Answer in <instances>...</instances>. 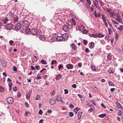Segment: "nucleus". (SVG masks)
<instances>
[{
	"instance_id": "obj_1",
	"label": "nucleus",
	"mask_w": 123,
	"mask_h": 123,
	"mask_svg": "<svg viewBox=\"0 0 123 123\" xmlns=\"http://www.w3.org/2000/svg\"><path fill=\"white\" fill-rule=\"evenodd\" d=\"M67 24L69 26H72L73 25H75L76 23L74 19L72 18L71 20H69L67 22Z\"/></svg>"
},
{
	"instance_id": "obj_2",
	"label": "nucleus",
	"mask_w": 123,
	"mask_h": 123,
	"mask_svg": "<svg viewBox=\"0 0 123 123\" xmlns=\"http://www.w3.org/2000/svg\"><path fill=\"white\" fill-rule=\"evenodd\" d=\"M21 25L19 23H18L16 24L14 30L18 31L19 30L21 27Z\"/></svg>"
},
{
	"instance_id": "obj_3",
	"label": "nucleus",
	"mask_w": 123,
	"mask_h": 123,
	"mask_svg": "<svg viewBox=\"0 0 123 123\" xmlns=\"http://www.w3.org/2000/svg\"><path fill=\"white\" fill-rule=\"evenodd\" d=\"M37 32V30L36 28H34L31 29L30 30L31 34L33 35H36Z\"/></svg>"
},
{
	"instance_id": "obj_4",
	"label": "nucleus",
	"mask_w": 123,
	"mask_h": 123,
	"mask_svg": "<svg viewBox=\"0 0 123 123\" xmlns=\"http://www.w3.org/2000/svg\"><path fill=\"white\" fill-rule=\"evenodd\" d=\"M6 100L7 102L9 104H11L13 102V99L11 97H9L6 99Z\"/></svg>"
},
{
	"instance_id": "obj_5",
	"label": "nucleus",
	"mask_w": 123,
	"mask_h": 123,
	"mask_svg": "<svg viewBox=\"0 0 123 123\" xmlns=\"http://www.w3.org/2000/svg\"><path fill=\"white\" fill-rule=\"evenodd\" d=\"M13 25L11 24H8L6 26V28L8 30H11L13 27Z\"/></svg>"
},
{
	"instance_id": "obj_6",
	"label": "nucleus",
	"mask_w": 123,
	"mask_h": 123,
	"mask_svg": "<svg viewBox=\"0 0 123 123\" xmlns=\"http://www.w3.org/2000/svg\"><path fill=\"white\" fill-rule=\"evenodd\" d=\"M74 66L73 65L69 63L66 65V68L68 69H72L73 68Z\"/></svg>"
},
{
	"instance_id": "obj_7",
	"label": "nucleus",
	"mask_w": 123,
	"mask_h": 123,
	"mask_svg": "<svg viewBox=\"0 0 123 123\" xmlns=\"http://www.w3.org/2000/svg\"><path fill=\"white\" fill-rule=\"evenodd\" d=\"M29 23L27 20H25L23 22V25L24 26L27 27L28 26Z\"/></svg>"
},
{
	"instance_id": "obj_8",
	"label": "nucleus",
	"mask_w": 123,
	"mask_h": 123,
	"mask_svg": "<svg viewBox=\"0 0 123 123\" xmlns=\"http://www.w3.org/2000/svg\"><path fill=\"white\" fill-rule=\"evenodd\" d=\"M63 30L66 32L68 30V27L67 25H64L62 27Z\"/></svg>"
},
{
	"instance_id": "obj_9",
	"label": "nucleus",
	"mask_w": 123,
	"mask_h": 123,
	"mask_svg": "<svg viewBox=\"0 0 123 123\" xmlns=\"http://www.w3.org/2000/svg\"><path fill=\"white\" fill-rule=\"evenodd\" d=\"M30 28L27 27H26L25 28V33L26 34H28L30 32Z\"/></svg>"
},
{
	"instance_id": "obj_10",
	"label": "nucleus",
	"mask_w": 123,
	"mask_h": 123,
	"mask_svg": "<svg viewBox=\"0 0 123 123\" xmlns=\"http://www.w3.org/2000/svg\"><path fill=\"white\" fill-rule=\"evenodd\" d=\"M56 40L58 42L62 41L63 40L62 36H58L56 38Z\"/></svg>"
},
{
	"instance_id": "obj_11",
	"label": "nucleus",
	"mask_w": 123,
	"mask_h": 123,
	"mask_svg": "<svg viewBox=\"0 0 123 123\" xmlns=\"http://www.w3.org/2000/svg\"><path fill=\"white\" fill-rule=\"evenodd\" d=\"M56 102V100L55 99H51L49 101L50 104L52 105H54Z\"/></svg>"
},
{
	"instance_id": "obj_12",
	"label": "nucleus",
	"mask_w": 123,
	"mask_h": 123,
	"mask_svg": "<svg viewBox=\"0 0 123 123\" xmlns=\"http://www.w3.org/2000/svg\"><path fill=\"white\" fill-rule=\"evenodd\" d=\"M68 35L66 33L62 35V37L63 39H67L68 38Z\"/></svg>"
},
{
	"instance_id": "obj_13",
	"label": "nucleus",
	"mask_w": 123,
	"mask_h": 123,
	"mask_svg": "<svg viewBox=\"0 0 123 123\" xmlns=\"http://www.w3.org/2000/svg\"><path fill=\"white\" fill-rule=\"evenodd\" d=\"M71 46L72 47L73 49L74 50H76L77 49V47L75 46V44L74 43H72L71 45Z\"/></svg>"
},
{
	"instance_id": "obj_14",
	"label": "nucleus",
	"mask_w": 123,
	"mask_h": 123,
	"mask_svg": "<svg viewBox=\"0 0 123 123\" xmlns=\"http://www.w3.org/2000/svg\"><path fill=\"white\" fill-rule=\"evenodd\" d=\"M43 34L42 33L41 31H37V33L36 34V35H37L38 37H39L41 36V35H42Z\"/></svg>"
},
{
	"instance_id": "obj_15",
	"label": "nucleus",
	"mask_w": 123,
	"mask_h": 123,
	"mask_svg": "<svg viewBox=\"0 0 123 123\" xmlns=\"http://www.w3.org/2000/svg\"><path fill=\"white\" fill-rule=\"evenodd\" d=\"M95 46L94 43L92 42L90 43V45L89 47V48L91 49H92Z\"/></svg>"
},
{
	"instance_id": "obj_16",
	"label": "nucleus",
	"mask_w": 123,
	"mask_h": 123,
	"mask_svg": "<svg viewBox=\"0 0 123 123\" xmlns=\"http://www.w3.org/2000/svg\"><path fill=\"white\" fill-rule=\"evenodd\" d=\"M82 112H80L78 113V119L80 120V119L81 117V115L82 114Z\"/></svg>"
},
{
	"instance_id": "obj_17",
	"label": "nucleus",
	"mask_w": 123,
	"mask_h": 123,
	"mask_svg": "<svg viewBox=\"0 0 123 123\" xmlns=\"http://www.w3.org/2000/svg\"><path fill=\"white\" fill-rule=\"evenodd\" d=\"M116 104L119 107H120L121 109H123V106L120 103L118 102H116Z\"/></svg>"
},
{
	"instance_id": "obj_18",
	"label": "nucleus",
	"mask_w": 123,
	"mask_h": 123,
	"mask_svg": "<svg viewBox=\"0 0 123 123\" xmlns=\"http://www.w3.org/2000/svg\"><path fill=\"white\" fill-rule=\"evenodd\" d=\"M39 38L42 41H43L44 40H45V37L43 35V34L39 36Z\"/></svg>"
},
{
	"instance_id": "obj_19",
	"label": "nucleus",
	"mask_w": 123,
	"mask_h": 123,
	"mask_svg": "<svg viewBox=\"0 0 123 123\" xmlns=\"http://www.w3.org/2000/svg\"><path fill=\"white\" fill-rule=\"evenodd\" d=\"M61 97L60 95H59L56 98V100L59 102H60L62 100Z\"/></svg>"
},
{
	"instance_id": "obj_20",
	"label": "nucleus",
	"mask_w": 123,
	"mask_h": 123,
	"mask_svg": "<svg viewBox=\"0 0 123 123\" xmlns=\"http://www.w3.org/2000/svg\"><path fill=\"white\" fill-rule=\"evenodd\" d=\"M105 36V35L104 34L99 33L97 34V36L99 38H102L104 37Z\"/></svg>"
},
{
	"instance_id": "obj_21",
	"label": "nucleus",
	"mask_w": 123,
	"mask_h": 123,
	"mask_svg": "<svg viewBox=\"0 0 123 123\" xmlns=\"http://www.w3.org/2000/svg\"><path fill=\"white\" fill-rule=\"evenodd\" d=\"M62 77V76L60 74H58L56 76V79L57 80H60Z\"/></svg>"
},
{
	"instance_id": "obj_22",
	"label": "nucleus",
	"mask_w": 123,
	"mask_h": 123,
	"mask_svg": "<svg viewBox=\"0 0 123 123\" xmlns=\"http://www.w3.org/2000/svg\"><path fill=\"white\" fill-rule=\"evenodd\" d=\"M43 64H47L46 61L43 59H42L40 61Z\"/></svg>"
},
{
	"instance_id": "obj_23",
	"label": "nucleus",
	"mask_w": 123,
	"mask_h": 123,
	"mask_svg": "<svg viewBox=\"0 0 123 123\" xmlns=\"http://www.w3.org/2000/svg\"><path fill=\"white\" fill-rule=\"evenodd\" d=\"M30 91L29 92V93H27L26 94V98L28 99V100H29L30 98V94L29 93L30 92Z\"/></svg>"
},
{
	"instance_id": "obj_24",
	"label": "nucleus",
	"mask_w": 123,
	"mask_h": 123,
	"mask_svg": "<svg viewBox=\"0 0 123 123\" xmlns=\"http://www.w3.org/2000/svg\"><path fill=\"white\" fill-rule=\"evenodd\" d=\"M84 27L83 26H79V29L80 31H82L84 29Z\"/></svg>"
},
{
	"instance_id": "obj_25",
	"label": "nucleus",
	"mask_w": 123,
	"mask_h": 123,
	"mask_svg": "<svg viewBox=\"0 0 123 123\" xmlns=\"http://www.w3.org/2000/svg\"><path fill=\"white\" fill-rule=\"evenodd\" d=\"M91 69L93 71H96V69L95 67L94 66H91Z\"/></svg>"
},
{
	"instance_id": "obj_26",
	"label": "nucleus",
	"mask_w": 123,
	"mask_h": 123,
	"mask_svg": "<svg viewBox=\"0 0 123 123\" xmlns=\"http://www.w3.org/2000/svg\"><path fill=\"white\" fill-rule=\"evenodd\" d=\"M18 17L17 16H15V17L13 18V21L15 22H17L18 20Z\"/></svg>"
},
{
	"instance_id": "obj_27",
	"label": "nucleus",
	"mask_w": 123,
	"mask_h": 123,
	"mask_svg": "<svg viewBox=\"0 0 123 123\" xmlns=\"http://www.w3.org/2000/svg\"><path fill=\"white\" fill-rule=\"evenodd\" d=\"M108 83L110 86H115L114 84L111 81H109Z\"/></svg>"
},
{
	"instance_id": "obj_28",
	"label": "nucleus",
	"mask_w": 123,
	"mask_h": 123,
	"mask_svg": "<svg viewBox=\"0 0 123 123\" xmlns=\"http://www.w3.org/2000/svg\"><path fill=\"white\" fill-rule=\"evenodd\" d=\"M8 20V19L7 18H6L3 20V22L4 23V24H5L7 23Z\"/></svg>"
},
{
	"instance_id": "obj_29",
	"label": "nucleus",
	"mask_w": 123,
	"mask_h": 123,
	"mask_svg": "<svg viewBox=\"0 0 123 123\" xmlns=\"http://www.w3.org/2000/svg\"><path fill=\"white\" fill-rule=\"evenodd\" d=\"M106 115V114L105 113L99 115V116L101 118H103L104 117H105Z\"/></svg>"
},
{
	"instance_id": "obj_30",
	"label": "nucleus",
	"mask_w": 123,
	"mask_h": 123,
	"mask_svg": "<svg viewBox=\"0 0 123 123\" xmlns=\"http://www.w3.org/2000/svg\"><path fill=\"white\" fill-rule=\"evenodd\" d=\"M42 78V76H39V74H37V76L36 77V79L37 80L39 79Z\"/></svg>"
},
{
	"instance_id": "obj_31",
	"label": "nucleus",
	"mask_w": 123,
	"mask_h": 123,
	"mask_svg": "<svg viewBox=\"0 0 123 123\" xmlns=\"http://www.w3.org/2000/svg\"><path fill=\"white\" fill-rule=\"evenodd\" d=\"M69 115L70 117H72L74 116V114L72 112H70L69 113Z\"/></svg>"
},
{
	"instance_id": "obj_32",
	"label": "nucleus",
	"mask_w": 123,
	"mask_h": 123,
	"mask_svg": "<svg viewBox=\"0 0 123 123\" xmlns=\"http://www.w3.org/2000/svg\"><path fill=\"white\" fill-rule=\"evenodd\" d=\"M91 37H93L94 38H96L97 37V34H91Z\"/></svg>"
},
{
	"instance_id": "obj_33",
	"label": "nucleus",
	"mask_w": 123,
	"mask_h": 123,
	"mask_svg": "<svg viewBox=\"0 0 123 123\" xmlns=\"http://www.w3.org/2000/svg\"><path fill=\"white\" fill-rule=\"evenodd\" d=\"M4 88L1 86H0V91L1 92H3L4 91Z\"/></svg>"
},
{
	"instance_id": "obj_34",
	"label": "nucleus",
	"mask_w": 123,
	"mask_h": 123,
	"mask_svg": "<svg viewBox=\"0 0 123 123\" xmlns=\"http://www.w3.org/2000/svg\"><path fill=\"white\" fill-rule=\"evenodd\" d=\"M121 27H119L118 28V29L121 32L122 31V29H123V26L121 25Z\"/></svg>"
},
{
	"instance_id": "obj_35",
	"label": "nucleus",
	"mask_w": 123,
	"mask_h": 123,
	"mask_svg": "<svg viewBox=\"0 0 123 123\" xmlns=\"http://www.w3.org/2000/svg\"><path fill=\"white\" fill-rule=\"evenodd\" d=\"M18 89V88L16 86L14 87L13 88V91L14 92H15L17 91Z\"/></svg>"
},
{
	"instance_id": "obj_36",
	"label": "nucleus",
	"mask_w": 123,
	"mask_h": 123,
	"mask_svg": "<svg viewBox=\"0 0 123 123\" xmlns=\"http://www.w3.org/2000/svg\"><path fill=\"white\" fill-rule=\"evenodd\" d=\"M93 2L94 3V4L95 6L97 8H98L99 7V6H98V5L94 1H93Z\"/></svg>"
},
{
	"instance_id": "obj_37",
	"label": "nucleus",
	"mask_w": 123,
	"mask_h": 123,
	"mask_svg": "<svg viewBox=\"0 0 123 123\" xmlns=\"http://www.w3.org/2000/svg\"><path fill=\"white\" fill-rule=\"evenodd\" d=\"M109 13L110 14L111 17L114 16L115 15V14L114 12H109Z\"/></svg>"
},
{
	"instance_id": "obj_38",
	"label": "nucleus",
	"mask_w": 123,
	"mask_h": 123,
	"mask_svg": "<svg viewBox=\"0 0 123 123\" xmlns=\"http://www.w3.org/2000/svg\"><path fill=\"white\" fill-rule=\"evenodd\" d=\"M40 98V96L39 95H37L35 98V100H38Z\"/></svg>"
},
{
	"instance_id": "obj_39",
	"label": "nucleus",
	"mask_w": 123,
	"mask_h": 123,
	"mask_svg": "<svg viewBox=\"0 0 123 123\" xmlns=\"http://www.w3.org/2000/svg\"><path fill=\"white\" fill-rule=\"evenodd\" d=\"M112 21L115 24H116V25H118V23L117 21H115L114 20H112Z\"/></svg>"
},
{
	"instance_id": "obj_40",
	"label": "nucleus",
	"mask_w": 123,
	"mask_h": 123,
	"mask_svg": "<svg viewBox=\"0 0 123 123\" xmlns=\"http://www.w3.org/2000/svg\"><path fill=\"white\" fill-rule=\"evenodd\" d=\"M108 31L109 32V35H110L111 33V29L110 28H108Z\"/></svg>"
},
{
	"instance_id": "obj_41",
	"label": "nucleus",
	"mask_w": 123,
	"mask_h": 123,
	"mask_svg": "<svg viewBox=\"0 0 123 123\" xmlns=\"http://www.w3.org/2000/svg\"><path fill=\"white\" fill-rule=\"evenodd\" d=\"M13 70L15 72L17 71V68L14 66H13Z\"/></svg>"
},
{
	"instance_id": "obj_42",
	"label": "nucleus",
	"mask_w": 123,
	"mask_h": 123,
	"mask_svg": "<svg viewBox=\"0 0 123 123\" xmlns=\"http://www.w3.org/2000/svg\"><path fill=\"white\" fill-rule=\"evenodd\" d=\"M63 67V66L61 64H60L58 66V68L59 70H60L61 68H62Z\"/></svg>"
},
{
	"instance_id": "obj_43",
	"label": "nucleus",
	"mask_w": 123,
	"mask_h": 123,
	"mask_svg": "<svg viewBox=\"0 0 123 123\" xmlns=\"http://www.w3.org/2000/svg\"><path fill=\"white\" fill-rule=\"evenodd\" d=\"M82 31L83 33L84 34H86L88 32L86 30H83Z\"/></svg>"
},
{
	"instance_id": "obj_44",
	"label": "nucleus",
	"mask_w": 123,
	"mask_h": 123,
	"mask_svg": "<svg viewBox=\"0 0 123 123\" xmlns=\"http://www.w3.org/2000/svg\"><path fill=\"white\" fill-rule=\"evenodd\" d=\"M116 15L117 16V17L118 18H120V17H121L120 14L119 13H117Z\"/></svg>"
},
{
	"instance_id": "obj_45",
	"label": "nucleus",
	"mask_w": 123,
	"mask_h": 123,
	"mask_svg": "<svg viewBox=\"0 0 123 123\" xmlns=\"http://www.w3.org/2000/svg\"><path fill=\"white\" fill-rule=\"evenodd\" d=\"M122 111L121 110H119L118 111V115L119 116L120 115H121L122 114V113L121 112Z\"/></svg>"
},
{
	"instance_id": "obj_46",
	"label": "nucleus",
	"mask_w": 123,
	"mask_h": 123,
	"mask_svg": "<svg viewBox=\"0 0 123 123\" xmlns=\"http://www.w3.org/2000/svg\"><path fill=\"white\" fill-rule=\"evenodd\" d=\"M65 93L66 94H68V90L67 89H65L64 90Z\"/></svg>"
},
{
	"instance_id": "obj_47",
	"label": "nucleus",
	"mask_w": 123,
	"mask_h": 123,
	"mask_svg": "<svg viewBox=\"0 0 123 123\" xmlns=\"http://www.w3.org/2000/svg\"><path fill=\"white\" fill-rule=\"evenodd\" d=\"M72 87L74 88H76L77 86L75 84H74L72 85Z\"/></svg>"
},
{
	"instance_id": "obj_48",
	"label": "nucleus",
	"mask_w": 123,
	"mask_h": 123,
	"mask_svg": "<svg viewBox=\"0 0 123 123\" xmlns=\"http://www.w3.org/2000/svg\"><path fill=\"white\" fill-rule=\"evenodd\" d=\"M99 1L100 2V5L101 6H102L103 5V4L104 3L102 1H101V0H99Z\"/></svg>"
},
{
	"instance_id": "obj_49",
	"label": "nucleus",
	"mask_w": 123,
	"mask_h": 123,
	"mask_svg": "<svg viewBox=\"0 0 123 123\" xmlns=\"http://www.w3.org/2000/svg\"><path fill=\"white\" fill-rule=\"evenodd\" d=\"M102 19L104 21H106V19H105V18L104 16L103 15H102Z\"/></svg>"
},
{
	"instance_id": "obj_50",
	"label": "nucleus",
	"mask_w": 123,
	"mask_h": 123,
	"mask_svg": "<svg viewBox=\"0 0 123 123\" xmlns=\"http://www.w3.org/2000/svg\"><path fill=\"white\" fill-rule=\"evenodd\" d=\"M115 20L118 21L120 22V20H121V19L120 18H118L117 17L115 19Z\"/></svg>"
},
{
	"instance_id": "obj_51",
	"label": "nucleus",
	"mask_w": 123,
	"mask_h": 123,
	"mask_svg": "<svg viewBox=\"0 0 123 123\" xmlns=\"http://www.w3.org/2000/svg\"><path fill=\"white\" fill-rule=\"evenodd\" d=\"M25 105L26 107L28 108L29 107V105L26 102H25Z\"/></svg>"
},
{
	"instance_id": "obj_52",
	"label": "nucleus",
	"mask_w": 123,
	"mask_h": 123,
	"mask_svg": "<svg viewBox=\"0 0 123 123\" xmlns=\"http://www.w3.org/2000/svg\"><path fill=\"white\" fill-rule=\"evenodd\" d=\"M86 1L88 3V4L90 5L91 4V2L90 0H86Z\"/></svg>"
},
{
	"instance_id": "obj_53",
	"label": "nucleus",
	"mask_w": 123,
	"mask_h": 123,
	"mask_svg": "<svg viewBox=\"0 0 123 123\" xmlns=\"http://www.w3.org/2000/svg\"><path fill=\"white\" fill-rule=\"evenodd\" d=\"M94 15L97 18V14L96 13V11H94Z\"/></svg>"
},
{
	"instance_id": "obj_54",
	"label": "nucleus",
	"mask_w": 123,
	"mask_h": 123,
	"mask_svg": "<svg viewBox=\"0 0 123 123\" xmlns=\"http://www.w3.org/2000/svg\"><path fill=\"white\" fill-rule=\"evenodd\" d=\"M112 9H107V11L109 13V12H110L112 11Z\"/></svg>"
},
{
	"instance_id": "obj_55",
	"label": "nucleus",
	"mask_w": 123,
	"mask_h": 123,
	"mask_svg": "<svg viewBox=\"0 0 123 123\" xmlns=\"http://www.w3.org/2000/svg\"><path fill=\"white\" fill-rule=\"evenodd\" d=\"M43 112L41 110H40L38 114L40 115H42V114Z\"/></svg>"
},
{
	"instance_id": "obj_56",
	"label": "nucleus",
	"mask_w": 123,
	"mask_h": 123,
	"mask_svg": "<svg viewBox=\"0 0 123 123\" xmlns=\"http://www.w3.org/2000/svg\"><path fill=\"white\" fill-rule=\"evenodd\" d=\"M69 106L72 109H73L74 108V106L73 104H71Z\"/></svg>"
},
{
	"instance_id": "obj_57",
	"label": "nucleus",
	"mask_w": 123,
	"mask_h": 123,
	"mask_svg": "<svg viewBox=\"0 0 123 123\" xmlns=\"http://www.w3.org/2000/svg\"><path fill=\"white\" fill-rule=\"evenodd\" d=\"M104 24L105 25V26H106V27H107L108 26V25H107V23L106 22V21H104Z\"/></svg>"
},
{
	"instance_id": "obj_58",
	"label": "nucleus",
	"mask_w": 123,
	"mask_h": 123,
	"mask_svg": "<svg viewBox=\"0 0 123 123\" xmlns=\"http://www.w3.org/2000/svg\"><path fill=\"white\" fill-rule=\"evenodd\" d=\"M89 50L87 48H86L85 50V51L86 53H88L89 52Z\"/></svg>"
},
{
	"instance_id": "obj_59",
	"label": "nucleus",
	"mask_w": 123,
	"mask_h": 123,
	"mask_svg": "<svg viewBox=\"0 0 123 123\" xmlns=\"http://www.w3.org/2000/svg\"><path fill=\"white\" fill-rule=\"evenodd\" d=\"M92 104H93L94 105H96L95 104V101L94 100H92L91 101Z\"/></svg>"
},
{
	"instance_id": "obj_60",
	"label": "nucleus",
	"mask_w": 123,
	"mask_h": 123,
	"mask_svg": "<svg viewBox=\"0 0 123 123\" xmlns=\"http://www.w3.org/2000/svg\"><path fill=\"white\" fill-rule=\"evenodd\" d=\"M12 85L13 84L12 83H10L8 84L9 87H12Z\"/></svg>"
},
{
	"instance_id": "obj_61",
	"label": "nucleus",
	"mask_w": 123,
	"mask_h": 123,
	"mask_svg": "<svg viewBox=\"0 0 123 123\" xmlns=\"http://www.w3.org/2000/svg\"><path fill=\"white\" fill-rule=\"evenodd\" d=\"M93 90L95 91H98V89L96 87H94L93 88Z\"/></svg>"
},
{
	"instance_id": "obj_62",
	"label": "nucleus",
	"mask_w": 123,
	"mask_h": 123,
	"mask_svg": "<svg viewBox=\"0 0 123 123\" xmlns=\"http://www.w3.org/2000/svg\"><path fill=\"white\" fill-rule=\"evenodd\" d=\"M97 17H101V15L100 13H97Z\"/></svg>"
},
{
	"instance_id": "obj_63",
	"label": "nucleus",
	"mask_w": 123,
	"mask_h": 123,
	"mask_svg": "<svg viewBox=\"0 0 123 123\" xmlns=\"http://www.w3.org/2000/svg\"><path fill=\"white\" fill-rule=\"evenodd\" d=\"M107 58L109 59H110L111 58V56L109 54L107 55Z\"/></svg>"
},
{
	"instance_id": "obj_64",
	"label": "nucleus",
	"mask_w": 123,
	"mask_h": 123,
	"mask_svg": "<svg viewBox=\"0 0 123 123\" xmlns=\"http://www.w3.org/2000/svg\"><path fill=\"white\" fill-rule=\"evenodd\" d=\"M115 89L114 88H111L110 89V90H111V92H112L113 91H114L115 90Z\"/></svg>"
}]
</instances>
